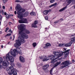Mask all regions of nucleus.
<instances>
[{
    "label": "nucleus",
    "instance_id": "f257e3e1",
    "mask_svg": "<svg viewBox=\"0 0 75 75\" xmlns=\"http://www.w3.org/2000/svg\"><path fill=\"white\" fill-rule=\"evenodd\" d=\"M19 33L21 36H18V40H16V43L14 44V46L16 48H18L19 46H20L21 45V44H23V43H25V41L24 38L27 39L28 38V36L27 35L22 32L21 31H19Z\"/></svg>",
    "mask_w": 75,
    "mask_h": 75
},
{
    "label": "nucleus",
    "instance_id": "f03ea898",
    "mask_svg": "<svg viewBox=\"0 0 75 75\" xmlns=\"http://www.w3.org/2000/svg\"><path fill=\"white\" fill-rule=\"evenodd\" d=\"M19 51H18L16 49H14L13 50L11 49V52H9L8 54L6 55V57L5 56L3 57V59H6L8 61H10L11 62H14V58L11 55L13 56V57H16V54H18V53H19L20 54H21L22 52L20 49H18Z\"/></svg>",
    "mask_w": 75,
    "mask_h": 75
},
{
    "label": "nucleus",
    "instance_id": "7ed1b4c3",
    "mask_svg": "<svg viewBox=\"0 0 75 75\" xmlns=\"http://www.w3.org/2000/svg\"><path fill=\"white\" fill-rule=\"evenodd\" d=\"M16 10L18 11L17 14H18V17L20 19H23V17H26L28 14V12H26V13L23 14V13L25 11V10L24 9H21V7L20 4H17V6L16 7Z\"/></svg>",
    "mask_w": 75,
    "mask_h": 75
},
{
    "label": "nucleus",
    "instance_id": "20e7f679",
    "mask_svg": "<svg viewBox=\"0 0 75 75\" xmlns=\"http://www.w3.org/2000/svg\"><path fill=\"white\" fill-rule=\"evenodd\" d=\"M11 66L9 67L6 68V70L8 71L7 72L9 75H17V72L16 69L14 68L13 67L14 66V64L11 65Z\"/></svg>",
    "mask_w": 75,
    "mask_h": 75
},
{
    "label": "nucleus",
    "instance_id": "39448f33",
    "mask_svg": "<svg viewBox=\"0 0 75 75\" xmlns=\"http://www.w3.org/2000/svg\"><path fill=\"white\" fill-rule=\"evenodd\" d=\"M25 26V25L21 24L20 25H19L18 26V28H20V31H21L22 33H23V31H24L25 33H26V34H30V32L29 30L25 29H24V27Z\"/></svg>",
    "mask_w": 75,
    "mask_h": 75
},
{
    "label": "nucleus",
    "instance_id": "423d86ee",
    "mask_svg": "<svg viewBox=\"0 0 75 75\" xmlns=\"http://www.w3.org/2000/svg\"><path fill=\"white\" fill-rule=\"evenodd\" d=\"M72 63L70 62L68 60H66L64 61L63 62L61 63V65H62L63 66H61L60 67V69H62L63 68H64L67 67H68L69 65L70 64H71Z\"/></svg>",
    "mask_w": 75,
    "mask_h": 75
},
{
    "label": "nucleus",
    "instance_id": "0eeeda50",
    "mask_svg": "<svg viewBox=\"0 0 75 75\" xmlns=\"http://www.w3.org/2000/svg\"><path fill=\"white\" fill-rule=\"evenodd\" d=\"M3 62V66L7 67L9 65V62L8 61L5 60L3 62V59L2 57H0V64H1Z\"/></svg>",
    "mask_w": 75,
    "mask_h": 75
},
{
    "label": "nucleus",
    "instance_id": "6e6552de",
    "mask_svg": "<svg viewBox=\"0 0 75 75\" xmlns=\"http://www.w3.org/2000/svg\"><path fill=\"white\" fill-rule=\"evenodd\" d=\"M53 53L54 55H58L57 57H61L63 55V53H60L58 51H54Z\"/></svg>",
    "mask_w": 75,
    "mask_h": 75
},
{
    "label": "nucleus",
    "instance_id": "1a4fd4ad",
    "mask_svg": "<svg viewBox=\"0 0 75 75\" xmlns=\"http://www.w3.org/2000/svg\"><path fill=\"white\" fill-rule=\"evenodd\" d=\"M19 23H28L27 20L26 19H22L19 20Z\"/></svg>",
    "mask_w": 75,
    "mask_h": 75
},
{
    "label": "nucleus",
    "instance_id": "9d476101",
    "mask_svg": "<svg viewBox=\"0 0 75 75\" xmlns=\"http://www.w3.org/2000/svg\"><path fill=\"white\" fill-rule=\"evenodd\" d=\"M69 51H70V49L68 50H67L66 51L64 52V57L65 58L68 57V54L69 52Z\"/></svg>",
    "mask_w": 75,
    "mask_h": 75
},
{
    "label": "nucleus",
    "instance_id": "9b49d317",
    "mask_svg": "<svg viewBox=\"0 0 75 75\" xmlns=\"http://www.w3.org/2000/svg\"><path fill=\"white\" fill-rule=\"evenodd\" d=\"M51 55H50L48 57H47V56H45V58L43 59V61H46L47 60H49V59H51Z\"/></svg>",
    "mask_w": 75,
    "mask_h": 75
},
{
    "label": "nucleus",
    "instance_id": "f8f14e48",
    "mask_svg": "<svg viewBox=\"0 0 75 75\" xmlns=\"http://www.w3.org/2000/svg\"><path fill=\"white\" fill-rule=\"evenodd\" d=\"M50 11H51V10L50 9L49 10H45L43 11V13L45 15H47L48 13H50Z\"/></svg>",
    "mask_w": 75,
    "mask_h": 75
},
{
    "label": "nucleus",
    "instance_id": "ddd939ff",
    "mask_svg": "<svg viewBox=\"0 0 75 75\" xmlns=\"http://www.w3.org/2000/svg\"><path fill=\"white\" fill-rule=\"evenodd\" d=\"M19 60L21 62H25V59L24 57L21 56L19 57Z\"/></svg>",
    "mask_w": 75,
    "mask_h": 75
},
{
    "label": "nucleus",
    "instance_id": "4468645a",
    "mask_svg": "<svg viewBox=\"0 0 75 75\" xmlns=\"http://www.w3.org/2000/svg\"><path fill=\"white\" fill-rule=\"evenodd\" d=\"M58 58L59 57H58L57 56H55L51 58V61H55V60H56V59H58ZM55 61H56L57 60Z\"/></svg>",
    "mask_w": 75,
    "mask_h": 75
},
{
    "label": "nucleus",
    "instance_id": "2eb2a0df",
    "mask_svg": "<svg viewBox=\"0 0 75 75\" xmlns=\"http://www.w3.org/2000/svg\"><path fill=\"white\" fill-rule=\"evenodd\" d=\"M49 67V65L46 64L45 65L42 67V69L44 71H45V69H47V68H48Z\"/></svg>",
    "mask_w": 75,
    "mask_h": 75
},
{
    "label": "nucleus",
    "instance_id": "dca6fc26",
    "mask_svg": "<svg viewBox=\"0 0 75 75\" xmlns=\"http://www.w3.org/2000/svg\"><path fill=\"white\" fill-rule=\"evenodd\" d=\"M73 1H74V0H67L66 2L67 3V6H68V5L70 4V3H72Z\"/></svg>",
    "mask_w": 75,
    "mask_h": 75
},
{
    "label": "nucleus",
    "instance_id": "f3484780",
    "mask_svg": "<svg viewBox=\"0 0 75 75\" xmlns=\"http://www.w3.org/2000/svg\"><path fill=\"white\" fill-rule=\"evenodd\" d=\"M61 64V62H57L56 64H55L53 68H55V67H57L58 65L60 64Z\"/></svg>",
    "mask_w": 75,
    "mask_h": 75
},
{
    "label": "nucleus",
    "instance_id": "a211bd4d",
    "mask_svg": "<svg viewBox=\"0 0 75 75\" xmlns=\"http://www.w3.org/2000/svg\"><path fill=\"white\" fill-rule=\"evenodd\" d=\"M32 27H34V28H36V27H37V25L36 24H35V23H33L31 25Z\"/></svg>",
    "mask_w": 75,
    "mask_h": 75
},
{
    "label": "nucleus",
    "instance_id": "6ab92c4d",
    "mask_svg": "<svg viewBox=\"0 0 75 75\" xmlns=\"http://www.w3.org/2000/svg\"><path fill=\"white\" fill-rule=\"evenodd\" d=\"M51 46V44L49 43H47L46 44V46L45 47V48H47V47H50Z\"/></svg>",
    "mask_w": 75,
    "mask_h": 75
},
{
    "label": "nucleus",
    "instance_id": "aec40b11",
    "mask_svg": "<svg viewBox=\"0 0 75 75\" xmlns=\"http://www.w3.org/2000/svg\"><path fill=\"white\" fill-rule=\"evenodd\" d=\"M67 6H66L63 8H62L60 9L59 10V12H61V11H64V10H65V9L67 8Z\"/></svg>",
    "mask_w": 75,
    "mask_h": 75
},
{
    "label": "nucleus",
    "instance_id": "412c9836",
    "mask_svg": "<svg viewBox=\"0 0 75 75\" xmlns=\"http://www.w3.org/2000/svg\"><path fill=\"white\" fill-rule=\"evenodd\" d=\"M30 15H31V16H34L36 15V14H35V13L32 12L30 13Z\"/></svg>",
    "mask_w": 75,
    "mask_h": 75
},
{
    "label": "nucleus",
    "instance_id": "4be33fe9",
    "mask_svg": "<svg viewBox=\"0 0 75 75\" xmlns=\"http://www.w3.org/2000/svg\"><path fill=\"white\" fill-rule=\"evenodd\" d=\"M57 3H55L54 4L51 5V6H49V7L51 8V7H53V6H56V5H57Z\"/></svg>",
    "mask_w": 75,
    "mask_h": 75
},
{
    "label": "nucleus",
    "instance_id": "5701e85b",
    "mask_svg": "<svg viewBox=\"0 0 75 75\" xmlns=\"http://www.w3.org/2000/svg\"><path fill=\"white\" fill-rule=\"evenodd\" d=\"M59 47H65V44H59L58 45Z\"/></svg>",
    "mask_w": 75,
    "mask_h": 75
},
{
    "label": "nucleus",
    "instance_id": "b1692460",
    "mask_svg": "<svg viewBox=\"0 0 75 75\" xmlns=\"http://www.w3.org/2000/svg\"><path fill=\"white\" fill-rule=\"evenodd\" d=\"M53 69H54V67L52 68L50 71V74L51 75H52V70H53Z\"/></svg>",
    "mask_w": 75,
    "mask_h": 75
},
{
    "label": "nucleus",
    "instance_id": "393cba45",
    "mask_svg": "<svg viewBox=\"0 0 75 75\" xmlns=\"http://www.w3.org/2000/svg\"><path fill=\"white\" fill-rule=\"evenodd\" d=\"M37 43L36 42H34L33 44V47H35V46H36V45Z\"/></svg>",
    "mask_w": 75,
    "mask_h": 75
},
{
    "label": "nucleus",
    "instance_id": "a878e982",
    "mask_svg": "<svg viewBox=\"0 0 75 75\" xmlns=\"http://www.w3.org/2000/svg\"><path fill=\"white\" fill-rule=\"evenodd\" d=\"M50 3H53L55 2V0H50Z\"/></svg>",
    "mask_w": 75,
    "mask_h": 75
},
{
    "label": "nucleus",
    "instance_id": "bb28decb",
    "mask_svg": "<svg viewBox=\"0 0 75 75\" xmlns=\"http://www.w3.org/2000/svg\"><path fill=\"white\" fill-rule=\"evenodd\" d=\"M2 14L3 15H4H4H5V16L7 14V13H6V12H4V11H2Z\"/></svg>",
    "mask_w": 75,
    "mask_h": 75
},
{
    "label": "nucleus",
    "instance_id": "cd10ccee",
    "mask_svg": "<svg viewBox=\"0 0 75 75\" xmlns=\"http://www.w3.org/2000/svg\"><path fill=\"white\" fill-rule=\"evenodd\" d=\"M72 41H73V42H75V37L71 39Z\"/></svg>",
    "mask_w": 75,
    "mask_h": 75
},
{
    "label": "nucleus",
    "instance_id": "c85d7f7f",
    "mask_svg": "<svg viewBox=\"0 0 75 75\" xmlns=\"http://www.w3.org/2000/svg\"><path fill=\"white\" fill-rule=\"evenodd\" d=\"M38 23V21H35L34 22V24H37Z\"/></svg>",
    "mask_w": 75,
    "mask_h": 75
},
{
    "label": "nucleus",
    "instance_id": "c756f323",
    "mask_svg": "<svg viewBox=\"0 0 75 75\" xmlns=\"http://www.w3.org/2000/svg\"><path fill=\"white\" fill-rule=\"evenodd\" d=\"M18 67H21V64L19 63V64H18L17 65Z\"/></svg>",
    "mask_w": 75,
    "mask_h": 75
},
{
    "label": "nucleus",
    "instance_id": "7c9ffc66",
    "mask_svg": "<svg viewBox=\"0 0 75 75\" xmlns=\"http://www.w3.org/2000/svg\"><path fill=\"white\" fill-rule=\"evenodd\" d=\"M11 35V34H10V33H8L6 35V37H7V36H10V35Z\"/></svg>",
    "mask_w": 75,
    "mask_h": 75
},
{
    "label": "nucleus",
    "instance_id": "2f4dec72",
    "mask_svg": "<svg viewBox=\"0 0 75 75\" xmlns=\"http://www.w3.org/2000/svg\"><path fill=\"white\" fill-rule=\"evenodd\" d=\"M9 17H10V15H7L6 16V18H7L8 19V18H9Z\"/></svg>",
    "mask_w": 75,
    "mask_h": 75
},
{
    "label": "nucleus",
    "instance_id": "473e14b6",
    "mask_svg": "<svg viewBox=\"0 0 75 75\" xmlns=\"http://www.w3.org/2000/svg\"><path fill=\"white\" fill-rule=\"evenodd\" d=\"M64 46H65V47H69L68 43L66 44H64Z\"/></svg>",
    "mask_w": 75,
    "mask_h": 75
},
{
    "label": "nucleus",
    "instance_id": "72a5a7b5",
    "mask_svg": "<svg viewBox=\"0 0 75 75\" xmlns=\"http://www.w3.org/2000/svg\"><path fill=\"white\" fill-rule=\"evenodd\" d=\"M68 45H69V47H70V46H71V45H72V43H71V42H70V43H68Z\"/></svg>",
    "mask_w": 75,
    "mask_h": 75
},
{
    "label": "nucleus",
    "instance_id": "f704fd0d",
    "mask_svg": "<svg viewBox=\"0 0 75 75\" xmlns=\"http://www.w3.org/2000/svg\"><path fill=\"white\" fill-rule=\"evenodd\" d=\"M6 2V0H3V2L4 4H5Z\"/></svg>",
    "mask_w": 75,
    "mask_h": 75
},
{
    "label": "nucleus",
    "instance_id": "c9c22d12",
    "mask_svg": "<svg viewBox=\"0 0 75 75\" xmlns=\"http://www.w3.org/2000/svg\"><path fill=\"white\" fill-rule=\"evenodd\" d=\"M9 29V28L8 27H7L6 28V30H5V31L6 32H6H7L8 30Z\"/></svg>",
    "mask_w": 75,
    "mask_h": 75
},
{
    "label": "nucleus",
    "instance_id": "e433bc0d",
    "mask_svg": "<svg viewBox=\"0 0 75 75\" xmlns=\"http://www.w3.org/2000/svg\"><path fill=\"white\" fill-rule=\"evenodd\" d=\"M52 61H51L50 62L51 63H53V62H55V61H54V60H52Z\"/></svg>",
    "mask_w": 75,
    "mask_h": 75
},
{
    "label": "nucleus",
    "instance_id": "4c0bfd02",
    "mask_svg": "<svg viewBox=\"0 0 75 75\" xmlns=\"http://www.w3.org/2000/svg\"><path fill=\"white\" fill-rule=\"evenodd\" d=\"M63 51H66L67 49H66V48H64L63 49Z\"/></svg>",
    "mask_w": 75,
    "mask_h": 75
},
{
    "label": "nucleus",
    "instance_id": "58836bf2",
    "mask_svg": "<svg viewBox=\"0 0 75 75\" xmlns=\"http://www.w3.org/2000/svg\"><path fill=\"white\" fill-rule=\"evenodd\" d=\"M45 19H48V16H46L45 17Z\"/></svg>",
    "mask_w": 75,
    "mask_h": 75
},
{
    "label": "nucleus",
    "instance_id": "ea45409f",
    "mask_svg": "<svg viewBox=\"0 0 75 75\" xmlns=\"http://www.w3.org/2000/svg\"><path fill=\"white\" fill-rule=\"evenodd\" d=\"M8 32H10V33H12V31L11 30H9Z\"/></svg>",
    "mask_w": 75,
    "mask_h": 75
},
{
    "label": "nucleus",
    "instance_id": "a19ab883",
    "mask_svg": "<svg viewBox=\"0 0 75 75\" xmlns=\"http://www.w3.org/2000/svg\"><path fill=\"white\" fill-rule=\"evenodd\" d=\"M39 58L40 59H43V57H39Z\"/></svg>",
    "mask_w": 75,
    "mask_h": 75
},
{
    "label": "nucleus",
    "instance_id": "79ce46f5",
    "mask_svg": "<svg viewBox=\"0 0 75 75\" xmlns=\"http://www.w3.org/2000/svg\"><path fill=\"white\" fill-rule=\"evenodd\" d=\"M20 0H16L15 1L16 2H19L18 1H19Z\"/></svg>",
    "mask_w": 75,
    "mask_h": 75
},
{
    "label": "nucleus",
    "instance_id": "37998d69",
    "mask_svg": "<svg viewBox=\"0 0 75 75\" xmlns=\"http://www.w3.org/2000/svg\"><path fill=\"white\" fill-rule=\"evenodd\" d=\"M3 9H5V6H3Z\"/></svg>",
    "mask_w": 75,
    "mask_h": 75
},
{
    "label": "nucleus",
    "instance_id": "c03bdc74",
    "mask_svg": "<svg viewBox=\"0 0 75 75\" xmlns=\"http://www.w3.org/2000/svg\"><path fill=\"white\" fill-rule=\"evenodd\" d=\"M12 23L11 22H9V25H11V24Z\"/></svg>",
    "mask_w": 75,
    "mask_h": 75
},
{
    "label": "nucleus",
    "instance_id": "a18cd8bd",
    "mask_svg": "<svg viewBox=\"0 0 75 75\" xmlns=\"http://www.w3.org/2000/svg\"><path fill=\"white\" fill-rule=\"evenodd\" d=\"M1 18H2V16L1 15H0V19H1Z\"/></svg>",
    "mask_w": 75,
    "mask_h": 75
},
{
    "label": "nucleus",
    "instance_id": "49530a36",
    "mask_svg": "<svg viewBox=\"0 0 75 75\" xmlns=\"http://www.w3.org/2000/svg\"><path fill=\"white\" fill-rule=\"evenodd\" d=\"M14 13H15V14H17V12H16V11H15Z\"/></svg>",
    "mask_w": 75,
    "mask_h": 75
},
{
    "label": "nucleus",
    "instance_id": "de8ad7c7",
    "mask_svg": "<svg viewBox=\"0 0 75 75\" xmlns=\"http://www.w3.org/2000/svg\"><path fill=\"white\" fill-rule=\"evenodd\" d=\"M58 23V22H57V21H56V22H54V24H56V23Z\"/></svg>",
    "mask_w": 75,
    "mask_h": 75
},
{
    "label": "nucleus",
    "instance_id": "09e8293b",
    "mask_svg": "<svg viewBox=\"0 0 75 75\" xmlns=\"http://www.w3.org/2000/svg\"><path fill=\"white\" fill-rule=\"evenodd\" d=\"M72 62H75V60H72Z\"/></svg>",
    "mask_w": 75,
    "mask_h": 75
},
{
    "label": "nucleus",
    "instance_id": "8fccbe9b",
    "mask_svg": "<svg viewBox=\"0 0 75 75\" xmlns=\"http://www.w3.org/2000/svg\"><path fill=\"white\" fill-rule=\"evenodd\" d=\"M14 38H15V36L14 35H13V40H14Z\"/></svg>",
    "mask_w": 75,
    "mask_h": 75
},
{
    "label": "nucleus",
    "instance_id": "3c124183",
    "mask_svg": "<svg viewBox=\"0 0 75 75\" xmlns=\"http://www.w3.org/2000/svg\"><path fill=\"white\" fill-rule=\"evenodd\" d=\"M10 39H11H11H12V37H10Z\"/></svg>",
    "mask_w": 75,
    "mask_h": 75
},
{
    "label": "nucleus",
    "instance_id": "603ef678",
    "mask_svg": "<svg viewBox=\"0 0 75 75\" xmlns=\"http://www.w3.org/2000/svg\"><path fill=\"white\" fill-rule=\"evenodd\" d=\"M2 33V32L1 31H0V34H1Z\"/></svg>",
    "mask_w": 75,
    "mask_h": 75
},
{
    "label": "nucleus",
    "instance_id": "864d4df0",
    "mask_svg": "<svg viewBox=\"0 0 75 75\" xmlns=\"http://www.w3.org/2000/svg\"><path fill=\"white\" fill-rule=\"evenodd\" d=\"M10 8V9H11V10H12V7H11Z\"/></svg>",
    "mask_w": 75,
    "mask_h": 75
},
{
    "label": "nucleus",
    "instance_id": "5fc2aeb1",
    "mask_svg": "<svg viewBox=\"0 0 75 75\" xmlns=\"http://www.w3.org/2000/svg\"><path fill=\"white\" fill-rule=\"evenodd\" d=\"M61 21H62V19H60Z\"/></svg>",
    "mask_w": 75,
    "mask_h": 75
},
{
    "label": "nucleus",
    "instance_id": "6e6d98bb",
    "mask_svg": "<svg viewBox=\"0 0 75 75\" xmlns=\"http://www.w3.org/2000/svg\"><path fill=\"white\" fill-rule=\"evenodd\" d=\"M3 46H1V48H3Z\"/></svg>",
    "mask_w": 75,
    "mask_h": 75
},
{
    "label": "nucleus",
    "instance_id": "4d7b16f0",
    "mask_svg": "<svg viewBox=\"0 0 75 75\" xmlns=\"http://www.w3.org/2000/svg\"><path fill=\"white\" fill-rule=\"evenodd\" d=\"M47 28H45V30H47Z\"/></svg>",
    "mask_w": 75,
    "mask_h": 75
},
{
    "label": "nucleus",
    "instance_id": "13d9d810",
    "mask_svg": "<svg viewBox=\"0 0 75 75\" xmlns=\"http://www.w3.org/2000/svg\"><path fill=\"white\" fill-rule=\"evenodd\" d=\"M0 8H1V6H0Z\"/></svg>",
    "mask_w": 75,
    "mask_h": 75
},
{
    "label": "nucleus",
    "instance_id": "bf43d9fd",
    "mask_svg": "<svg viewBox=\"0 0 75 75\" xmlns=\"http://www.w3.org/2000/svg\"><path fill=\"white\" fill-rule=\"evenodd\" d=\"M1 24V22H0V24Z\"/></svg>",
    "mask_w": 75,
    "mask_h": 75
},
{
    "label": "nucleus",
    "instance_id": "052dcab7",
    "mask_svg": "<svg viewBox=\"0 0 75 75\" xmlns=\"http://www.w3.org/2000/svg\"><path fill=\"white\" fill-rule=\"evenodd\" d=\"M13 21H14V19H13Z\"/></svg>",
    "mask_w": 75,
    "mask_h": 75
},
{
    "label": "nucleus",
    "instance_id": "680f3d73",
    "mask_svg": "<svg viewBox=\"0 0 75 75\" xmlns=\"http://www.w3.org/2000/svg\"><path fill=\"white\" fill-rule=\"evenodd\" d=\"M0 20H1V19H0Z\"/></svg>",
    "mask_w": 75,
    "mask_h": 75
},
{
    "label": "nucleus",
    "instance_id": "e2e57ef3",
    "mask_svg": "<svg viewBox=\"0 0 75 75\" xmlns=\"http://www.w3.org/2000/svg\"><path fill=\"white\" fill-rule=\"evenodd\" d=\"M46 20H48V19H46Z\"/></svg>",
    "mask_w": 75,
    "mask_h": 75
}]
</instances>
